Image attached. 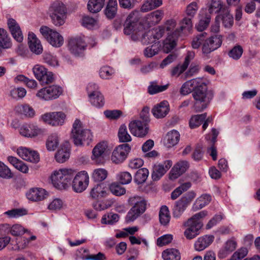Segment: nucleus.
I'll list each match as a JSON object with an SVG mask.
<instances>
[{
    "label": "nucleus",
    "mask_w": 260,
    "mask_h": 260,
    "mask_svg": "<svg viewBox=\"0 0 260 260\" xmlns=\"http://www.w3.org/2000/svg\"><path fill=\"white\" fill-rule=\"evenodd\" d=\"M192 92L194 100L193 108L196 112L206 109L213 98L212 93L207 90L202 78H197L187 81L181 86L180 93L186 95Z\"/></svg>",
    "instance_id": "f257e3e1"
},
{
    "label": "nucleus",
    "mask_w": 260,
    "mask_h": 260,
    "mask_svg": "<svg viewBox=\"0 0 260 260\" xmlns=\"http://www.w3.org/2000/svg\"><path fill=\"white\" fill-rule=\"evenodd\" d=\"M71 137L77 146L89 145L93 140L91 131L84 128L82 122L79 119H76L72 124Z\"/></svg>",
    "instance_id": "f03ea898"
},
{
    "label": "nucleus",
    "mask_w": 260,
    "mask_h": 260,
    "mask_svg": "<svg viewBox=\"0 0 260 260\" xmlns=\"http://www.w3.org/2000/svg\"><path fill=\"white\" fill-rule=\"evenodd\" d=\"M207 211L204 210L193 215L187 221L184 222L183 226L185 227L184 235L187 239H192L200 234V230L203 226V223L200 219L207 215Z\"/></svg>",
    "instance_id": "7ed1b4c3"
},
{
    "label": "nucleus",
    "mask_w": 260,
    "mask_h": 260,
    "mask_svg": "<svg viewBox=\"0 0 260 260\" xmlns=\"http://www.w3.org/2000/svg\"><path fill=\"white\" fill-rule=\"evenodd\" d=\"M128 203L132 206V208L126 215V220L131 222L136 220L145 212L147 201L143 196L134 195L128 198Z\"/></svg>",
    "instance_id": "20e7f679"
},
{
    "label": "nucleus",
    "mask_w": 260,
    "mask_h": 260,
    "mask_svg": "<svg viewBox=\"0 0 260 260\" xmlns=\"http://www.w3.org/2000/svg\"><path fill=\"white\" fill-rule=\"evenodd\" d=\"M49 15L52 23L56 26L62 25L67 18V9L63 3L55 1L49 8Z\"/></svg>",
    "instance_id": "39448f33"
},
{
    "label": "nucleus",
    "mask_w": 260,
    "mask_h": 260,
    "mask_svg": "<svg viewBox=\"0 0 260 260\" xmlns=\"http://www.w3.org/2000/svg\"><path fill=\"white\" fill-rule=\"evenodd\" d=\"M74 175L72 169H62L54 171L51 176L52 182L55 187L59 189H65Z\"/></svg>",
    "instance_id": "423d86ee"
},
{
    "label": "nucleus",
    "mask_w": 260,
    "mask_h": 260,
    "mask_svg": "<svg viewBox=\"0 0 260 260\" xmlns=\"http://www.w3.org/2000/svg\"><path fill=\"white\" fill-rule=\"evenodd\" d=\"M223 41L222 36L215 35L205 38L202 45V54L203 57L209 58L210 54L220 48Z\"/></svg>",
    "instance_id": "0eeeda50"
},
{
    "label": "nucleus",
    "mask_w": 260,
    "mask_h": 260,
    "mask_svg": "<svg viewBox=\"0 0 260 260\" xmlns=\"http://www.w3.org/2000/svg\"><path fill=\"white\" fill-rule=\"evenodd\" d=\"M62 92V88L60 86L53 85L40 89L36 96L40 100L49 101L58 98Z\"/></svg>",
    "instance_id": "6e6552de"
},
{
    "label": "nucleus",
    "mask_w": 260,
    "mask_h": 260,
    "mask_svg": "<svg viewBox=\"0 0 260 260\" xmlns=\"http://www.w3.org/2000/svg\"><path fill=\"white\" fill-rule=\"evenodd\" d=\"M42 36L52 46L59 47L63 44V38L58 32L47 26H42L40 29Z\"/></svg>",
    "instance_id": "1a4fd4ad"
},
{
    "label": "nucleus",
    "mask_w": 260,
    "mask_h": 260,
    "mask_svg": "<svg viewBox=\"0 0 260 260\" xmlns=\"http://www.w3.org/2000/svg\"><path fill=\"white\" fill-rule=\"evenodd\" d=\"M66 118V115L62 111L46 113L40 117L44 122L54 126L62 125Z\"/></svg>",
    "instance_id": "9d476101"
},
{
    "label": "nucleus",
    "mask_w": 260,
    "mask_h": 260,
    "mask_svg": "<svg viewBox=\"0 0 260 260\" xmlns=\"http://www.w3.org/2000/svg\"><path fill=\"white\" fill-rule=\"evenodd\" d=\"M86 46V43L81 37L71 38L69 42V49L70 52L76 56L82 55Z\"/></svg>",
    "instance_id": "9b49d317"
},
{
    "label": "nucleus",
    "mask_w": 260,
    "mask_h": 260,
    "mask_svg": "<svg viewBox=\"0 0 260 260\" xmlns=\"http://www.w3.org/2000/svg\"><path fill=\"white\" fill-rule=\"evenodd\" d=\"M128 127L131 133L134 136L139 138L145 137L149 129L148 124L138 120L131 121Z\"/></svg>",
    "instance_id": "f8f14e48"
},
{
    "label": "nucleus",
    "mask_w": 260,
    "mask_h": 260,
    "mask_svg": "<svg viewBox=\"0 0 260 260\" xmlns=\"http://www.w3.org/2000/svg\"><path fill=\"white\" fill-rule=\"evenodd\" d=\"M89 183V176L87 173L81 171L76 174L73 181L72 186L75 191L81 192L87 188Z\"/></svg>",
    "instance_id": "ddd939ff"
},
{
    "label": "nucleus",
    "mask_w": 260,
    "mask_h": 260,
    "mask_svg": "<svg viewBox=\"0 0 260 260\" xmlns=\"http://www.w3.org/2000/svg\"><path fill=\"white\" fill-rule=\"evenodd\" d=\"M107 148V144L105 142L97 144L92 150L91 159L96 164H103L105 161Z\"/></svg>",
    "instance_id": "4468645a"
},
{
    "label": "nucleus",
    "mask_w": 260,
    "mask_h": 260,
    "mask_svg": "<svg viewBox=\"0 0 260 260\" xmlns=\"http://www.w3.org/2000/svg\"><path fill=\"white\" fill-rule=\"evenodd\" d=\"M131 149L128 144L119 145L113 151L111 156L112 161L116 164L123 162Z\"/></svg>",
    "instance_id": "2eb2a0df"
},
{
    "label": "nucleus",
    "mask_w": 260,
    "mask_h": 260,
    "mask_svg": "<svg viewBox=\"0 0 260 260\" xmlns=\"http://www.w3.org/2000/svg\"><path fill=\"white\" fill-rule=\"evenodd\" d=\"M164 34V29L156 27L145 32L142 36L141 41L143 44L154 43L161 38Z\"/></svg>",
    "instance_id": "dca6fc26"
},
{
    "label": "nucleus",
    "mask_w": 260,
    "mask_h": 260,
    "mask_svg": "<svg viewBox=\"0 0 260 260\" xmlns=\"http://www.w3.org/2000/svg\"><path fill=\"white\" fill-rule=\"evenodd\" d=\"M19 132L23 136L32 138L44 135L45 129L41 128L34 124H25L20 127Z\"/></svg>",
    "instance_id": "f3484780"
},
{
    "label": "nucleus",
    "mask_w": 260,
    "mask_h": 260,
    "mask_svg": "<svg viewBox=\"0 0 260 260\" xmlns=\"http://www.w3.org/2000/svg\"><path fill=\"white\" fill-rule=\"evenodd\" d=\"M138 13L137 11H134L127 17L124 24L123 31L125 35H129L136 29L138 21Z\"/></svg>",
    "instance_id": "a211bd4d"
},
{
    "label": "nucleus",
    "mask_w": 260,
    "mask_h": 260,
    "mask_svg": "<svg viewBox=\"0 0 260 260\" xmlns=\"http://www.w3.org/2000/svg\"><path fill=\"white\" fill-rule=\"evenodd\" d=\"M7 24L13 38L18 42H22L23 40V34L16 21L13 18H9Z\"/></svg>",
    "instance_id": "6ab92c4d"
},
{
    "label": "nucleus",
    "mask_w": 260,
    "mask_h": 260,
    "mask_svg": "<svg viewBox=\"0 0 260 260\" xmlns=\"http://www.w3.org/2000/svg\"><path fill=\"white\" fill-rule=\"evenodd\" d=\"M189 167L188 162L185 160L178 162L171 169L170 172L169 178L171 180H175L183 174Z\"/></svg>",
    "instance_id": "aec40b11"
},
{
    "label": "nucleus",
    "mask_w": 260,
    "mask_h": 260,
    "mask_svg": "<svg viewBox=\"0 0 260 260\" xmlns=\"http://www.w3.org/2000/svg\"><path fill=\"white\" fill-rule=\"evenodd\" d=\"M28 44L30 50L36 54H40L43 52V47L40 41L32 32L28 34Z\"/></svg>",
    "instance_id": "412c9836"
},
{
    "label": "nucleus",
    "mask_w": 260,
    "mask_h": 260,
    "mask_svg": "<svg viewBox=\"0 0 260 260\" xmlns=\"http://www.w3.org/2000/svg\"><path fill=\"white\" fill-rule=\"evenodd\" d=\"M169 110L168 102L164 101L154 106L152 109V113L155 118H162L168 114Z\"/></svg>",
    "instance_id": "4be33fe9"
},
{
    "label": "nucleus",
    "mask_w": 260,
    "mask_h": 260,
    "mask_svg": "<svg viewBox=\"0 0 260 260\" xmlns=\"http://www.w3.org/2000/svg\"><path fill=\"white\" fill-rule=\"evenodd\" d=\"M47 196L48 192L42 188H32L26 193L27 199L32 201H42Z\"/></svg>",
    "instance_id": "5701e85b"
},
{
    "label": "nucleus",
    "mask_w": 260,
    "mask_h": 260,
    "mask_svg": "<svg viewBox=\"0 0 260 260\" xmlns=\"http://www.w3.org/2000/svg\"><path fill=\"white\" fill-rule=\"evenodd\" d=\"M213 235H204L199 237L195 242L194 246L196 250L201 251L208 247L213 242Z\"/></svg>",
    "instance_id": "b1692460"
},
{
    "label": "nucleus",
    "mask_w": 260,
    "mask_h": 260,
    "mask_svg": "<svg viewBox=\"0 0 260 260\" xmlns=\"http://www.w3.org/2000/svg\"><path fill=\"white\" fill-rule=\"evenodd\" d=\"M86 89L90 102H92L95 105H99L95 102L94 98H93L94 95H96L100 102H102V94L99 91V86L96 83H90L87 85Z\"/></svg>",
    "instance_id": "393cba45"
},
{
    "label": "nucleus",
    "mask_w": 260,
    "mask_h": 260,
    "mask_svg": "<svg viewBox=\"0 0 260 260\" xmlns=\"http://www.w3.org/2000/svg\"><path fill=\"white\" fill-rule=\"evenodd\" d=\"M107 188L104 183L95 185L91 190L90 196L93 199L105 197L107 194Z\"/></svg>",
    "instance_id": "a878e982"
},
{
    "label": "nucleus",
    "mask_w": 260,
    "mask_h": 260,
    "mask_svg": "<svg viewBox=\"0 0 260 260\" xmlns=\"http://www.w3.org/2000/svg\"><path fill=\"white\" fill-rule=\"evenodd\" d=\"M164 12L161 10H157L147 15L146 20L149 25H155L162 19Z\"/></svg>",
    "instance_id": "bb28decb"
},
{
    "label": "nucleus",
    "mask_w": 260,
    "mask_h": 260,
    "mask_svg": "<svg viewBox=\"0 0 260 260\" xmlns=\"http://www.w3.org/2000/svg\"><path fill=\"white\" fill-rule=\"evenodd\" d=\"M60 139L57 133H52L48 136L46 142V146L48 151L55 150L58 146Z\"/></svg>",
    "instance_id": "cd10ccee"
},
{
    "label": "nucleus",
    "mask_w": 260,
    "mask_h": 260,
    "mask_svg": "<svg viewBox=\"0 0 260 260\" xmlns=\"http://www.w3.org/2000/svg\"><path fill=\"white\" fill-rule=\"evenodd\" d=\"M180 139V134L178 131L173 129L168 133L165 143L167 147H171L176 145Z\"/></svg>",
    "instance_id": "c85d7f7f"
},
{
    "label": "nucleus",
    "mask_w": 260,
    "mask_h": 260,
    "mask_svg": "<svg viewBox=\"0 0 260 260\" xmlns=\"http://www.w3.org/2000/svg\"><path fill=\"white\" fill-rule=\"evenodd\" d=\"M173 35L174 36L168 35L167 39L164 41L162 48L164 51L167 53L172 50L176 45V40L179 34L175 31Z\"/></svg>",
    "instance_id": "c756f323"
},
{
    "label": "nucleus",
    "mask_w": 260,
    "mask_h": 260,
    "mask_svg": "<svg viewBox=\"0 0 260 260\" xmlns=\"http://www.w3.org/2000/svg\"><path fill=\"white\" fill-rule=\"evenodd\" d=\"M211 200V197L208 194H204L198 198L193 204L192 208L194 211L201 209L207 205Z\"/></svg>",
    "instance_id": "7c9ffc66"
},
{
    "label": "nucleus",
    "mask_w": 260,
    "mask_h": 260,
    "mask_svg": "<svg viewBox=\"0 0 260 260\" xmlns=\"http://www.w3.org/2000/svg\"><path fill=\"white\" fill-rule=\"evenodd\" d=\"M117 11V3L116 0H108L107 5L105 10V14L109 19L113 18Z\"/></svg>",
    "instance_id": "2f4dec72"
},
{
    "label": "nucleus",
    "mask_w": 260,
    "mask_h": 260,
    "mask_svg": "<svg viewBox=\"0 0 260 260\" xmlns=\"http://www.w3.org/2000/svg\"><path fill=\"white\" fill-rule=\"evenodd\" d=\"M188 206V205L181 199L176 202L173 209V217L175 218L180 217Z\"/></svg>",
    "instance_id": "473e14b6"
},
{
    "label": "nucleus",
    "mask_w": 260,
    "mask_h": 260,
    "mask_svg": "<svg viewBox=\"0 0 260 260\" xmlns=\"http://www.w3.org/2000/svg\"><path fill=\"white\" fill-rule=\"evenodd\" d=\"M171 219V215L169 208L166 206H162L159 212V220L160 223L164 225H167Z\"/></svg>",
    "instance_id": "72a5a7b5"
},
{
    "label": "nucleus",
    "mask_w": 260,
    "mask_h": 260,
    "mask_svg": "<svg viewBox=\"0 0 260 260\" xmlns=\"http://www.w3.org/2000/svg\"><path fill=\"white\" fill-rule=\"evenodd\" d=\"M164 260H180V253L178 250L170 248L164 250L162 253Z\"/></svg>",
    "instance_id": "f704fd0d"
},
{
    "label": "nucleus",
    "mask_w": 260,
    "mask_h": 260,
    "mask_svg": "<svg viewBox=\"0 0 260 260\" xmlns=\"http://www.w3.org/2000/svg\"><path fill=\"white\" fill-rule=\"evenodd\" d=\"M207 10H202L201 12V15L204 16V18L200 19L198 24L197 25V28L198 31H202L205 30L208 26L210 20L211 15L207 13Z\"/></svg>",
    "instance_id": "c9c22d12"
},
{
    "label": "nucleus",
    "mask_w": 260,
    "mask_h": 260,
    "mask_svg": "<svg viewBox=\"0 0 260 260\" xmlns=\"http://www.w3.org/2000/svg\"><path fill=\"white\" fill-rule=\"evenodd\" d=\"M12 46L11 39L7 31L4 28H0V47L3 49H8Z\"/></svg>",
    "instance_id": "e433bc0d"
},
{
    "label": "nucleus",
    "mask_w": 260,
    "mask_h": 260,
    "mask_svg": "<svg viewBox=\"0 0 260 260\" xmlns=\"http://www.w3.org/2000/svg\"><path fill=\"white\" fill-rule=\"evenodd\" d=\"M223 9L226 8L223 7L221 0H211L208 10V14L211 15L212 13H216L220 11L222 12Z\"/></svg>",
    "instance_id": "4c0bfd02"
},
{
    "label": "nucleus",
    "mask_w": 260,
    "mask_h": 260,
    "mask_svg": "<svg viewBox=\"0 0 260 260\" xmlns=\"http://www.w3.org/2000/svg\"><path fill=\"white\" fill-rule=\"evenodd\" d=\"M149 175L148 170L146 168H142L137 171L134 176V181L138 184H142L145 182Z\"/></svg>",
    "instance_id": "58836bf2"
},
{
    "label": "nucleus",
    "mask_w": 260,
    "mask_h": 260,
    "mask_svg": "<svg viewBox=\"0 0 260 260\" xmlns=\"http://www.w3.org/2000/svg\"><path fill=\"white\" fill-rule=\"evenodd\" d=\"M220 19L222 20L223 25L225 27L229 28L233 24V17L230 13L228 9H223L221 12Z\"/></svg>",
    "instance_id": "ea45409f"
},
{
    "label": "nucleus",
    "mask_w": 260,
    "mask_h": 260,
    "mask_svg": "<svg viewBox=\"0 0 260 260\" xmlns=\"http://www.w3.org/2000/svg\"><path fill=\"white\" fill-rule=\"evenodd\" d=\"M70 150L67 147H62L55 154V159L59 163H63L70 157Z\"/></svg>",
    "instance_id": "a19ab883"
},
{
    "label": "nucleus",
    "mask_w": 260,
    "mask_h": 260,
    "mask_svg": "<svg viewBox=\"0 0 260 260\" xmlns=\"http://www.w3.org/2000/svg\"><path fill=\"white\" fill-rule=\"evenodd\" d=\"M118 137L120 142H128L132 141L131 135L128 134L126 125H121L118 131Z\"/></svg>",
    "instance_id": "79ce46f5"
},
{
    "label": "nucleus",
    "mask_w": 260,
    "mask_h": 260,
    "mask_svg": "<svg viewBox=\"0 0 260 260\" xmlns=\"http://www.w3.org/2000/svg\"><path fill=\"white\" fill-rule=\"evenodd\" d=\"M206 113L192 116L189 121L190 127L191 128H194L199 126L206 118Z\"/></svg>",
    "instance_id": "37998d69"
},
{
    "label": "nucleus",
    "mask_w": 260,
    "mask_h": 260,
    "mask_svg": "<svg viewBox=\"0 0 260 260\" xmlns=\"http://www.w3.org/2000/svg\"><path fill=\"white\" fill-rule=\"evenodd\" d=\"M166 171L164 169V165L159 164L155 165L153 168V172L151 175L153 180L156 181L159 180L166 173Z\"/></svg>",
    "instance_id": "c03bdc74"
},
{
    "label": "nucleus",
    "mask_w": 260,
    "mask_h": 260,
    "mask_svg": "<svg viewBox=\"0 0 260 260\" xmlns=\"http://www.w3.org/2000/svg\"><path fill=\"white\" fill-rule=\"evenodd\" d=\"M18 111L27 117H33L35 115L34 109L28 105H22L17 107Z\"/></svg>",
    "instance_id": "a18cd8bd"
},
{
    "label": "nucleus",
    "mask_w": 260,
    "mask_h": 260,
    "mask_svg": "<svg viewBox=\"0 0 260 260\" xmlns=\"http://www.w3.org/2000/svg\"><path fill=\"white\" fill-rule=\"evenodd\" d=\"M248 250L247 248L242 247L236 251L230 257V260H241L247 255Z\"/></svg>",
    "instance_id": "49530a36"
},
{
    "label": "nucleus",
    "mask_w": 260,
    "mask_h": 260,
    "mask_svg": "<svg viewBox=\"0 0 260 260\" xmlns=\"http://www.w3.org/2000/svg\"><path fill=\"white\" fill-rule=\"evenodd\" d=\"M9 218H17L20 216L26 215L27 211L24 209L15 208L8 210L5 212Z\"/></svg>",
    "instance_id": "de8ad7c7"
},
{
    "label": "nucleus",
    "mask_w": 260,
    "mask_h": 260,
    "mask_svg": "<svg viewBox=\"0 0 260 260\" xmlns=\"http://www.w3.org/2000/svg\"><path fill=\"white\" fill-rule=\"evenodd\" d=\"M168 87V84L165 85H158L155 83L152 82L148 86V91L150 94H154L166 90Z\"/></svg>",
    "instance_id": "09e8293b"
},
{
    "label": "nucleus",
    "mask_w": 260,
    "mask_h": 260,
    "mask_svg": "<svg viewBox=\"0 0 260 260\" xmlns=\"http://www.w3.org/2000/svg\"><path fill=\"white\" fill-rule=\"evenodd\" d=\"M107 171L104 169H95L93 173L92 177L94 181L100 182L105 180L107 177Z\"/></svg>",
    "instance_id": "8fccbe9b"
},
{
    "label": "nucleus",
    "mask_w": 260,
    "mask_h": 260,
    "mask_svg": "<svg viewBox=\"0 0 260 260\" xmlns=\"http://www.w3.org/2000/svg\"><path fill=\"white\" fill-rule=\"evenodd\" d=\"M243 52L242 47L240 45H236L229 52V56L233 59L238 60L242 56Z\"/></svg>",
    "instance_id": "3c124183"
},
{
    "label": "nucleus",
    "mask_w": 260,
    "mask_h": 260,
    "mask_svg": "<svg viewBox=\"0 0 260 260\" xmlns=\"http://www.w3.org/2000/svg\"><path fill=\"white\" fill-rule=\"evenodd\" d=\"M82 24L84 27L91 29L98 26V21L96 19L87 16L83 18Z\"/></svg>",
    "instance_id": "603ef678"
},
{
    "label": "nucleus",
    "mask_w": 260,
    "mask_h": 260,
    "mask_svg": "<svg viewBox=\"0 0 260 260\" xmlns=\"http://www.w3.org/2000/svg\"><path fill=\"white\" fill-rule=\"evenodd\" d=\"M114 74V70L108 66H104L101 68L99 72L100 77L102 79H109Z\"/></svg>",
    "instance_id": "864d4df0"
},
{
    "label": "nucleus",
    "mask_w": 260,
    "mask_h": 260,
    "mask_svg": "<svg viewBox=\"0 0 260 260\" xmlns=\"http://www.w3.org/2000/svg\"><path fill=\"white\" fill-rule=\"evenodd\" d=\"M186 64L187 63H182V64H179L176 67L173 68L170 72L171 76L176 77H179L187 68Z\"/></svg>",
    "instance_id": "5fc2aeb1"
},
{
    "label": "nucleus",
    "mask_w": 260,
    "mask_h": 260,
    "mask_svg": "<svg viewBox=\"0 0 260 260\" xmlns=\"http://www.w3.org/2000/svg\"><path fill=\"white\" fill-rule=\"evenodd\" d=\"M111 206V202L107 200L97 201L92 204L93 208L97 211H102L107 209Z\"/></svg>",
    "instance_id": "6e6d98bb"
},
{
    "label": "nucleus",
    "mask_w": 260,
    "mask_h": 260,
    "mask_svg": "<svg viewBox=\"0 0 260 260\" xmlns=\"http://www.w3.org/2000/svg\"><path fill=\"white\" fill-rule=\"evenodd\" d=\"M206 35V33L202 32L193 39L191 46L193 49H198L200 46L203 45Z\"/></svg>",
    "instance_id": "4d7b16f0"
},
{
    "label": "nucleus",
    "mask_w": 260,
    "mask_h": 260,
    "mask_svg": "<svg viewBox=\"0 0 260 260\" xmlns=\"http://www.w3.org/2000/svg\"><path fill=\"white\" fill-rule=\"evenodd\" d=\"M110 190L113 194L117 196L123 195L125 193V188L117 183H112L110 186Z\"/></svg>",
    "instance_id": "13d9d810"
},
{
    "label": "nucleus",
    "mask_w": 260,
    "mask_h": 260,
    "mask_svg": "<svg viewBox=\"0 0 260 260\" xmlns=\"http://www.w3.org/2000/svg\"><path fill=\"white\" fill-rule=\"evenodd\" d=\"M118 179L121 184H127L131 182L132 177L129 172H123L118 175Z\"/></svg>",
    "instance_id": "bf43d9fd"
},
{
    "label": "nucleus",
    "mask_w": 260,
    "mask_h": 260,
    "mask_svg": "<svg viewBox=\"0 0 260 260\" xmlns=\"http://www.w3.org/2000/svg\"><path fill=\"white\" fill-rule=\"evenodd\" d=\"M0 177L4 178H11L13 177L10 169L1 161H0Z\"/></svg>",
    "instance_id": "052dcab7"
},
{
    "label": "nucleus",
    "mask_w": 260,
    "mask_h": 260,
    "mask_svg": "<svg viewBox=\"0 0 260 260\" xmlns=\"http://www.w3.org/2000/svg\"><path fill=\"white\" fill-rule=\"evenodd\" d=\"M43 58L44 61L50 66L55 67L58 65L57 59L50 53L44 54Z\"/></svg>",
    "instance_id": "680f3d73"
},
{
    "label": "nucleus",
    "mask_w": 260,
    "mask_h": 260,
    "mask_svg": "<svg viewBox=\"0 0 260 260\" xmlns=\"http://www.w3.org/2000/svg\"><path fill=\"white\" fill-rule=\"evenodd\" d=\"M32 71L36 78L38 79L47 71V69L43 66L36 64L32 68Z\"/></svg>",
    "instance_id": "e2e57ef3"
},
{
    "label": "nucleus",
    "mask_w": 260,
    "mask_h": 260,
    "mask_svg": "<svg viewBox=\"0 0 260 260\" xmlns=\"http://www.w3.org/2000/svg\"><path fill=\"white\" fill-rule=\"evenodd\" d=\"M159 48L157 46L152 45L145 49L144 50V54L146 57H151L157 54Z\"/></svg>",
    "instance_id": "0e129e2a"
},
{
    "label": "nucleus",
    "mask_w": 260,
    "mask_h": 260,
    "mask_svg": "<svg viewBox=\"0 0 260 260\" xmlns=\"http://www.w3.org/2000/svg\"><path fill=\"white\" fill-rule=\"evenodd\" d=\"M27 230L18 224L13 225L11 229V234L14 236L22 235Z\"/></svg>",
    "instance_id": "69168bd1"
},
{
    "label": "nucleus",
    "mask_w": 260,
    "mask_h": 260,
    "mask_svg": "<svg viewBox=\"0 0 260 260\" xmlns=\"http://www.w3.org/2000/svg\"><path fill=\"white\" fill-rule=\"evenodd\" d=\"M42 84H48L53 82L54 78L52 72L47 71L41 78L38 79Z\"/></svg>",
    "instance_id": "338daca9"
},
{
    "label": "nucleus",
    "mask_w": 260,
    "mask_h": 260,
    "mask_svg": "<svg viewBox=\"0 0 260 260\" xmlns=\"http://www.w3.org/2000/svg\"><path fill=\"white\" fill-rule=\"evenodd\" d=\"M173 240V236L171 235H165L157 239V245L162 246L170 243Z\"/></svg>",
    "instance_id": "774afa93"
}]
</instances>
